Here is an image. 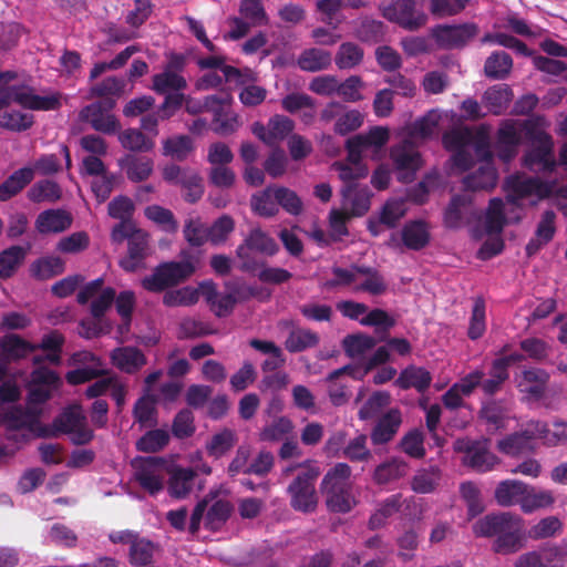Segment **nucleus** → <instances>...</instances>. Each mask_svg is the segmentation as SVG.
Returning <instances> with one entry per match:
<instances>
[{"label":"nucleus","instance_id":"44","mask_svg":"<svg viewBox=\"0 0 567 567\" xmlns=\"http://www.w3.org/2000/svg\"><path fill=\"white\" fill-rule=\"evenodd\" d=\"M35 349H38L37 346L27 342L17 334L6 336L0 342L1 355L7 360L24 358Z\"/></svg>","mask_w":567,"mask_h":567},{"label":"nucleus","instance_id":"60","mask_svg":"<svg viewBox=\"0 0 567 567\" xmlns=\"http://www.w3.org/2000/svg\"><path fill=\"white\" fill-rule=\"evenodd\" d=\"M183 234L186 241L194 247L203 246L209 240L208 227L198 217L185 221Z\"/></svg>","mask_w":567,"mask_h":567},{"label":"nucleus","instance_id":"34","mask_svg":"<svg viewBox=\"0 0 567 567\" xmlns=\"http://www.w3.org/2000/svg\"><path fill=\"white\" fill-rule=\"evenodd\" d=\"M532 431H535L533 422H530L523 432L512 434L501 440L497 444L498 450L507 455H518L530 451L533 449L532 441L538 439L536 434L529 433Z\"/></svg>","mask_w":567,"mask_h":567},{"label":"nucleus","instance_id":"57","mask_svg":"<svg viewBox=\"0 0 567 567\" xmlns=\"http://www.w3.org/2000/svg\"><path fill=\"white\" fill-rule=\"evenodd\" d=\"M563 523L557 516H546L534 524L527 533V537L534 540L554 537L560 534Z\"/></svg>","mask_w":567,"mask_h":567},{"label":"nucleus","instance_id":"32","mask_svg":"<svg viewBox=\"0 0 567 567\" xmlns=\"http://www.w3.org/2000/svg\"><path fill=\"white\" fill-rule=\"evenodd\" d=\"M553 142L546 134L539 136V146L525 156V165L530 169L553 171L556 163L551 155Z\"/></svg>","mask_w":567,"mask_h":567},{"label":"nucleus","instance_id":"56","mask_svg":"<svg viewBox=\"0 0 567 567\" xmlns=\"http://www.w3.org/2000/svg\"><path fill=\"white\" fill-rule=\"evenodd\" d=\"M322 494L326 497L328 508L332 512L347 513L355 504L352 487L323 492Z\"/></svg>","mask_w":567,"mask_h":567},{"label":"nucleus","instance_id":"40","mask_svg":"<svg viewBox=\"0 0 567 567\" xmlns=\"http://www.w3.org/2000/svg\"><path fill=\"white\" fill-rule=\"evenodd\" d=\"M351 467L346 463H338L327 472L321 483V491L329 492L352 487Z\"/></svg>","mask_w":567,"mask_h":567},{"label":"nucleus","instance_id":"45","mask_svg":"<svg viewBox=\"0 0 567 567\" xmlns=\"http://www.w3.org/2000/svg\"><path fill=\"white\" fill-rule=\"evenodd\" d=\"M512 100V91L505 85H494L489 87L483 96V103L488 112L493 114H501L509 104Z\"/></svg>","mask_w":567,"mask_h":567},{"label":"nucleus","instance_id":"13","mask_svg":"<svg viewBox=\"0 0 567 567\" xmlns=\"http://www.w3.org/2000/svg\"><path fill=\"white\" fill-rule=\"evenodd\" d=\"M54 429L68 434L74 444L89 443L93 437V431L86 424V417L80 405H73L55 419Z\"/></svg>","mask_w":567,"mask_h":567},{"label":"nucleus","instance_id":"54","mask_svg":"<svg viewBox=\"0 0 567 567\" xmlns=\"http://www.w3.org/2000/svg\"><path fill=\"white\" fill-rule=\"evenodd\" d=\"M33 277L44 280L58 276L64 271V261L60 257L48 256L31 265Z\"/></svg>","mask_w":567,"mask_h":567},{"label":"nucleus","instance_id":"11","mask_svg":"<svg viewBox=\"0 0 567 567\" xmlns=\"http://www.w3.org/2000/svg\"><path fill=\"white\" fill-rule=\"evenodd\" d=\"M194 271L195 267L190 261L166 262L145 277L142 285L150 291H161L186 280Z\"/></svg>","mask_w":567,"mask_h":567},{"label":"nucleus","instance_id":"50","mask_svg":"<svg viewBox=\"0 0 567 567\" xmlns=\"http://www.w3.org/2000/svg\"><path fill=\"white\" fill-rule=\"evenodd\" d=\"M276 186H269L260 193L252 195L251 209L262 217H272L278 213V203L275 199Z\"/></svg>","mask_w":567,"mask_h":567},{"label":"nucleus","instance_id":"31","mask_svg":"<svg viewBox=\"0 0 567 567\" xmlns=\"http://www.w3.org/2000/svg\"><path fill=\"white\" fill-rule=\"evenodd\" d=\"M527 484L517 480L502 481L495 488L494 497L499 506H522Z\"/></svg>","mask_w":567,"mask_h":567},{"label":"nucleus","instance_id":"36","mask_svg":"<svg viewBox=\"0 0 567 567\" xmlns=\"http://www.w3.org/2000/svg\"><path fill=\"white\" fill-rule=\"evenodd\" d=\"M4 420L9 426L14 429H28L31 432H37L39 435H47V431L41 430L38 422L35 411H23L19 408L12 406L4 413Z\"/></svg>","mask_w":567,"mask_h":567},{"label":"nucleus","instance_id":"43","mask_svg":"<svg viewBox=\"0 0 567 567\" xmlns=\"http://www.w3.org/2000/svg\"><path fill=\"white\" fill-rule=\"evenodd\" d=\"M186 87V80L178 73L167 66L162 73L153 76L152 89L158 94H172L171 92H178Z\"/></svg>","mask_w":567,"mask_h":567},{"label":"nucleus","instance_id":"1","mask_svg":"<svg viewBox=\"0 0 567 567\" xmlns=\"http://www.w3.org/2000/svg\"><path fill=\"white\" fill-rule=\"evenodd\" d=\"M444 146L454 152V166L464 172L475 159L483 162L477 172L463 181L466 189H492L496 185L497 174L491 163L489 140L484 132H474L467 127L453 128L443 135Z\"/></svg>","mask_w":567,"mask_h":567},{"label":"nucleus","instance_id":"3","mask_svg":"<svg viewBox=\"0 0 567 567\" xmlns=\"http://www.w3.org/2000/svg\"><path fill=\"white\" fill-rule=\"evenodd\" d=\"M439 121V113L435 111L429 112L411 125L406 140L392 147L391 158L399 172L401 182H411L415 172L422 166L421 155L414 145V141L430 137L435 132Z\"/></svg>","mask_w":567,"mask_h":567},{"label":"nucleus","instance_id":"22","mask_svg":"<svg viewBox=\"0 0 567 567\" xmlns=\"http://www.w3.org/2000/svg\"><path fill=\"white\" fill-rule=\"evenodd\" d=\"M231 97L229 94H220L217 96V103L212 109L213 117V130L215 133L227 136L236 132L240 122L238 115L230 109Z\"/></svg>","mask_w":567,"mask_h":567},{"label":"nucleus","instance_id":"58","mask_svg":"<svg viewBox=\"0 0 567 567\" xmlns=\"http://www.w3.org/2000/svg\"><path fill=\"white\" fill-rule=\"evenodd\" d=\"M374 346V338L365 334H352L343 340L344 351L352 359H362Z\"/></svg>","mask_w":567,"mask_h":567},{"label":"nucleus","instance_id":"61","mask_svg":"<svg viewBox=\"0 0 567 567\" xmlns=\"http://www.w3.org/2000/svg\"><path fill=\"white\" fill-rule=\"evenodd\" d=\"M118 140L124 148L134 152H148L154 147V141L135 128L125 130L120 134Z\"/></svg>","mask_w":567,"mask_h":567},{"label":"nucleus","instance_id":"53","mask_svg":"<svg viewBox=\"0 0 567 567\" xmlns=\"http://www.w3.org/2000/svg\"><path fill=\"white\" fill-rule=\"evenodd\" d=\"M178 186L184 190V198L188 203H196L204 194L203 179L199 174L192 168L185 169Z\"/></svg>","mask_w":567,"mask_h":567},{"label":"nucleus","instance_id":"59","mask_svg":"<svg viewBox=\"0 0 567 567\" xmlns=\"http://www.w3.org/2000/svg\"><path fill=\"white\" fill-rule=\"evenodd\" d=\"M535 431L530 433L544 441L547 445H557L561 441L567 440V424L564 422H555L554 429L549 430L546 424L542 422H533Z\"/></svg>","mask_w":567,"mask_h":567},{"label":"nucleus","instance_id":"47","mask_svg":"<svg viewBox=\"0 0 567 567\" xmlns=\"http://www.w3.org/2000/svg\"><path fill=\"white\" fill-rule=\"evenodd\" d=\"M363 55L361 47L352 42H343L334 55V63L340 70H350L361 64Z\"/></svg>","mask_w":567,"mask_h":567},{"label":"nucleus","instance_id":"46","mask_svg":"<svg viewBox=\"0 0 567 567\" xmlns=\"http://www.w3.org/2000/svg\"><path fill=\"white\" fill-rule=\"evenodd\" d=\"M33 179V169L23 167L14 172L1 186H0V200L4 202L18 194L25 185Z\"/></svg>","mask_w":567,"mask_h":567},{"label":"nucleus","instance_id":"37","mask_svg":"<svg viewBox=\"0 0 567 567\" xmlns=\"http://www.w3.org/2000/svg\"><path fill=\"white\" fill-rule=\"evenodd\" d=\"M555 496L551 491L538 489L527 484L520 509L525 514H532L542 508L551 507Z\"/></svg>","mask_w":567,"mask_h":567},{"label":"nucleus","instance_id":"6","mask_svg":"<svg viewBox=\"0 0 567 567\" xmlns=\"http://www.w3.org/2000/svg\"><path fill=\"white\" fill-rule=\"evenodd\" d=\"M212 501L213 498H210L209 494L195 506L189 522V532L192 534H196L199 530L205 512V526L212 530L219 529L229 518L233 511L231 504L226 499H217L209 505Z\"/></svg>","mask_w":567,"mask_h":567},{"label":"nucleus","instance_id":"14","mask_svg":"<svg viewBox=\"0 0 567 567\" xmlns=\"http://www.w3.org/2000/svg\"><path fill=\"white\" fill-rule=\"evenodd\" d=\"M220 71L227 82L244 85L239 93V100L245 106H256L265 101L267 91L261 86L250 84L256 80L255 73L251 70L245 69L241 71L225 65Z\"/></svg>","mask_w":567,"mask_h":567},{"label":"nucleus","instance_id":"39","mask_svg":"<svg viewBox=\"0 0 567 567\" xmlns=\"http://www.w3.org/2000/svg\"><path fill=\"white\" fill-rule=\"evenodd\" d=\"M401 237L406 248L419 250L427 245L430 233L425 223L412 221L403 227Z\"/></svg>","mask_w":567,"mask_h":567},{"label":"nucleus","instance_id":"26","mask_svg":"<svg viewBox=\"0 0 567 567\" xmlns=\"http://www.w3.org/2000/svg\"><path fill=\"white\" fill-rule=\"evenodd\" d=\"M549 375L545 370L525 369L517 377V388L530 399H539L546 389Z\"/></svg>","mask_w":567,"mask_h":567},{"label":"nucleus","instance_id":"17","mask_svg":"<svg viewBox=\"0 0 567 567\" xmlns=\"http://www.w3.org/2000/svg\"><path fill=\"white\" fill-rule=\"evenodd\" d=\"M217 96L218 95H209L202 101L185 96L182 93L168 94L159 106L161 116L163 120L172 117L183 104L185 105V110L192 115L199 114L204 111L210 112L214 104L217 103Z\"/></svg>","mask_w":567,"mask_h":567},{"label":"nucleus","instance_id":"42","mask_svg":"<svg viewBox=\"0 0 567 567\" xmlns=\"http://www.w3.org/2000/svg\"><path fill=\"white\" fill-rule=\"evenodd\" d=\"M555 214L551 210H547L543 214L542 219L536 229L535 238L530 239L526 246L528 255H534L538 249L546 245L554 236L555 233Z\"/></svg>","mask_w":567,"mask_h":567},{"label":"nucleus","instance_id":"33","mask_svg":"<svg viewBox=\"0 0 567 567\" xmlns=\"http://www.w3.org/2000/svg\"><path fill=\"white\" fill-rule=\"evenodd\" d=\"M111 360L117 369L126 373H134L146 363L143 352L134 347H122L113 350Z\"/></svg>","mask_w":567,"mask_h":567},{"label":"nucleus","instance_id":"27","mask_svg":"<svg viewBox=\"0 0 567 567\" xmlns=\"http://www.w3.org/2000/svg\"><path fill=\"white\" fill-rule=\"evenodd\" d=\"M472 214V197L468 194L455 195L445 209L444 223L450 228H458L470 220Z\"/></svg>","mask_w":567,"mask_h":567},{"label":"nucleus","instance_id":"12","mask_svg":"<svg viewBox=\"0 0 567 567\" xmlns=\"http://www.w3.org/2000/svg\"><path fill=\"white\" fill-rule=\"evenodd\" d=\"M11 102L27 109L43 111L55 110L61 105L59 94L37 95L30 87L16 85L0 93V109Z\"/></svg>","mask_w":567,"mask_h":567},{"label":"nucleus","instance_id":"35","mask_svg":"<svg viewBox=\"0 0 567 567\" xmlns=\"http://www.w3.org/2000/svg\"><path fill=\"white\" fill-rule=\"evenodd\" d=\"M125 169L127 178L132 182H143L147 179L154 169V163L145 156L126 155L120 162Z\"/></svg>","mask_w":567,"mask_h":567},{"label":"nucleus","instance_id":"52","mask_svg":"<svg viewBox=\"0 0 567 567\" xmlns=\"http://www.w3.org/2000/svg\"><path fill=\"white\" fill-rule=\"evenodd\" d=\"M358 272H360V276L355 284V291H367L371 295H381L385 291L386 285L375 270L358 267Z\"/></svg>","mask_w":567,"mask_h":567},{"label":"nucleus","instance_id":"30","mask_svg":"<svg viewBox=\"0 0 567 567\" xmlns=\"http://www.w3.org/2000/svg\"><path fill=\"white\" fill-rule=\"evenodd\" d=\"M168 493L172 497L182 499L189 495L196 473L192 468L181 466L168 467Z\"/></svg>","mask_w":567,"mask_h":567},{"label":"nucleus","instance_id":"15","mask_svg":"<svg viewBox=\"0 0 567 567\" xmlns=\"http://www.w3.org/2000/svg\"><path fill=\"white\" fill-rule=\"evenodd\" d=\"M389 130L382 126H375L369 132L358 134L349 138L346 143L348 151L349 162H360L363 152L371 150L372 154L379 153V151L389 141Z\"/></svg>","mask_w":567,"mask_h":567},{"label":"nucleus","instance_id":"7","mask_svg":"<svg viewBox=\"0 0 567 567\" xmlns=\"http://www.w3.org/2000/svg\"><path fill=\"white\" fill-rule=\"evenodd\" d=\"M134 478L140 486L151 495L159 493L164 488L165 476L168 471L167 462L157 456L138 457L132 463Z\"/></svg>","mask_w":567,"mask_h":567},{"label":"nucleus","instance_id":"64","mask_svg":"<svg viewBox=\"0 0 567 567\" xmlns=\"http://www.w3.org/2000/svg\"><path fill=\"white\" fill-rule=\"evenodd\" d=\"M363 120L364 116L360 111L344 107L340 117H338V122L333 124V132L341 136L348 135L360 128Z\"/></svg>","mask_w":567,"mask_h":567},{"label":"nucleus","instance_id":"9","mask_svg":"<svg viewBox=\"0 0 567 567\" xmlns=\"http://www.w3.org/2000/svg\"><path fill=\"white\" fill-rule=\"evenodd\" d=\"M424 2L425 0H396L384 8L383 17L406 30H417L427 21L423 11Z\"/></svg>","mask_w":567,"mask_h":567},{"label":"nucleus","instance_id":"49","mask_svg":"<svg viewBox=\"0 0 567 567\" xmlns=\"http://www.w3.org/2000/svg\"><path fill=\"white\" fill-rule=\"evenodd\" d=\"M513 66V61L509 54L503 51L492 53L485 61L484 72L491 79L506 78Z\"/></svg>","mask_w":567,"mask_h":567},{"label":"nucleus","instance_id":"24","mask_svg":"<svg viewBox=\"0 0 567 567\" xmlns=\"http://www.w3.org/2000/svg\"><path fill=\"white\" fill-rule=\"evenodd\" d=\"M409 464L399 456H392L378 464L372 472L375 485H391L406 476Z\"/></svg>","mask_w":567,"mask_h":567},{"label":"nucleus","instance_id":"25","mask_svg":"<svg viewBox=\"0 0 567 567\" xmlns=\"http://www.w3.org/2000/svg\"><path fill=\"white\" fill-rule=\"evenodd\" d=\"M341 194L342 207L351 216H362L369 210L371 194L367 186L349 184L343 187Z\"/></svg>","mask_w":567,"mask_h":567},{"label":"nucleus","instance_id":"23","mask_svg":"<svg viewBox=\"0 0 567 567\" xmlns=\"http://www.w3.org/2000/svg\"><path fill=\"white\" fill-rule=\"evenodd\" d=\"M58 383L59 377L54 371L43 367L35 369L31 374L29 384V403L45 402Z\"/></svg>","mask_w":567,"mask_h":567},{"label":"nucleus","instance_id":"63","mask_svg":"<svg viewBox=\"0 0 567 567\" xmlns=\"http://www.w3.org/2000/svg\"><path fill=\"white\" fill-rule=\"evenodd\" d=\"M154 554V545L145 539L140 538L138 536L132 540V545L130 546V563L135 566H146L151 564Z\"/></svg>","mask_w":567,"mask_h":567},{"label":"nucleus","instance_id":"41","mask_svg":"<svg viewBox=\"0 0 567 567\" xmlns=\"http://www.w3.org/2000/svg\"><path fill=\"white\" fill-rule=\"evenodd\" d=\"M431 381L432 377L429 371L423 368L411 365L401 372L395 383L402 389L414 388L422 392L430 386Z\"/></svg>","mask_w":567,"mask_h":567},{"label":"nucleus","instance_id":"8","mask_svg":"<svg viewBox=\"0 0 567 567\" xmlns=\"http://www.w3.org/2000/svg\"><path fill=\"white\" fill-rule=\"evenodd\" d=\"M506 192L507 204L519 206V200L528 197L542 199L549 196L554 186L549 183L542 182L537 177H527L524 175L509 176L504 185Z\"/></svg>","mask_w":567,"mask_h":567},{"label":"nucleus","instance_id":"4","mask_svg":"<svg viewBox=\"0 0 567 567\" xmlns=\"http://www.w3.org/2000/svg\"><path fill=\"white\" fill-rule=\"evenodd\" d=\"M297 468H300L301 472L288 486L291 506L296 511L313 512L318 503L315 483L321 473V468L316 461L307 460L303 463L285 467L282 474L288 476Z\"/></svg>","mask_w":567,"mask_h":567},{"label":"nucleus","instance_id":"2","mask_svg":"<svg viewBox=\"0 0 567 567\" xmlns=\"http://www.w3.org/2000/svg\"><path fill=\"white\" fill-rule=\"evenodd\" d=\"M473 533L477 537H493V550L497 554L509 555L517 553L525 546L526 535L524 519L509 512L486 515L473 525Z\"/></svg>","mask_w":567,"mask_h":567},{"label":"nucleus","instance_id":"16","mask_svg":"<svg viewBox=\"0 0 567 567\" xmlns=\"http://www.w3.org/2000/svg\"><path fill=\"white\" fill-rule=\"evenodd\" d=\"M530 121H506L498 131L496 151L504 162L512 159L517 152L524 132H529Z\"/></svg>","mask_w":567,"mask_h":567},{"label":"nucleus","instance_id":"62","mask_svg":"<svg viewBox=\"0 0 567 567\" xmlns=\"http://www.w3.org/2000/svg\"><path fill=\"white\" fill-rule=\"evenodd\" d=\"M28 197L34 203L55 202L61 197L59 185L52 181L35 183L28 192Z\"/></svg>","mask_w":567,"mask_h":567},{"label":"nucleus","instance_id":"48","mask_svg":"<svg viewBox=\"0 0 567 567\" xmlns=\"http://www.w3.org/2000/svg\"><path fill=\"white\" fill-rule=\"evenodd\" d=\"M319 343V336L309 329H292L285 341L289 352H301Z\"/></svg>","mask_w":567,"mask_h":567},{"label":"nucleus","instance_id":"5","mask_svg":"<svg viewBox=\"0 0 567 567\" xmlns=\"http://www.w3.org/2000/svg\"><path fill=\"white\" fill-rule=\"evenodd\" d=\"M506 220L505 203L501 198L491 199L484 220L485 231L491 235V237L478 250V257L481 259H489L503 250L504 243L501 233L503 231Z\"/></svg>","mask_w":567,"mask_h":567},{"label":"nucleus","instance_id":"29","mask_svg":"<svg viewBox=\"0 0 567 567\" xmlns=\"http://www.w3.org/2000/svg\"><path fill=\"white\" fill-rule=\"evenodd\" d=\"M402 423L401 412L398 409H391L383 414L371 432V441L375 445L390 442L398 433Z\"/></svg>","mask_w":567,"mask_h":567},{"label":"nucleus","instance_id":"28","mask_svg":"<svg viewBox=\"0 0 567 567\" xmlns=\"http://www.w3.org/2000/svg\"><path fill=\"white\" fill-rule=\"evenodd\" d=\"M72 225V216L63 209H48L39 214L35 228L41 234H58Z\"/></svg>","mask_w":567,"mask_h":567},{"label":"nucleus","instance_id":"20","mask_svg":"<svg viewBox=\"0 0 567 567\" xmlns=\"http://www.w3.org/2000/svg\"><path fill=\"white\" fill-rule=\"evenodd\" d=\"M91 299L93 300L91 312L93 317L100 318L115 300V290L113 288H103L102 279L93 280L78 293V301L80 303H86Z\"/></svg>","mask_w":567,"mask_h":567},{"label":"nucleus","instance_id":"10","mask_svg":"<svg viewBox=\"0 0 567 567\" xmlns=\"http://www.w3.org/2000/svg\"><path fill=\"white\" fill-rule=\"evenodd\" d=\"M453 447L464 453L463 463L476 472L492 471L499 463V458L489 451L487 441L457 439Z\"/></svg>","mask_w":567,"mask_h":567},{"label":"nucleus","instance_id":"55","mask_svg":"<svg viewBox=\"0 0 567 567\" xmlns=\"http://www.w3.org/2000/svg\"><path fill=\"white\" fill-rule=\"evenodd\" d=\"M244 243L252 250L267 256H274L279 250L275 239L268 236L260 228L251 229Z\"/></svg>","mask_w":567,"mask_h":567},{"label":"nucleus","instance_id":"21","mask_svg":"<svg viewBox=\"0 0 567 567\" xmlns=\"http://www.w3.org/2000/svg\"><path fill=\"white\" fill-rule=\"evenodd\" d=\"M113 107V102H97L85 106L81 111V117L91 124V126L104 134H114L120 124L116 117L109 112Z\"/></svg>","mask_w":567,"mask_h":567},{"label":"nucleus","instance_id":"18","mask_svg":"<svg viewBox=\"0 0 567 567\" xmlns=\"http://www.w3.org/2000/svg\"><path fill=\"white\" fill-rule=\"evenodd\" d=\"M71 364L78 368L66 373V381L71 384H80L105 373L102 361L90 351L75 352L71 358Z\"/></svg>","mask_w":567,"mask_h":567},{"label":"nucleus","instance_id":"19","mask_svg":"<svg viewBox=\"0 0 567 567\" xmlns=\"http://www.w3.org/2000/svg\"><path fill=\"white\" fill-rule=\"evenodd\" d=\"M478 28L474 23L457 25H437L432 30V35L437 44L445 49L460 48L476 37Z\"/></svg>","mask_w":567,"mask_h":567},{"label":"nucleus","instance_id":"38","mask_svg":"<svg viewBox=\"0 0 567 567\" xmlns=\"http://www.w3.org/2000/svg\"><path fill=\"white\" fill-rule=\"evenodd\" d=\"M331 62V53L318 48H310L305 50L301 52L297 60L298 66L302 71L307 72H318L326 70L330 66Z\"/></svg>","mask_w":567,"mask_h":567},{"label":"nucleus","instance_id":"51","mask_svg":"<svg viewBox=\"0 0 567 567\" xmlns=\"http://www.w3.org/2000/svg\"><path fill=\"white\" fill-rule=\"evenodd\" d=\"M27 256V249L21 246H11L0 254V279L11 277Z\"/></svg>","mask_w":567,"mask_h":567}]
</instances>
